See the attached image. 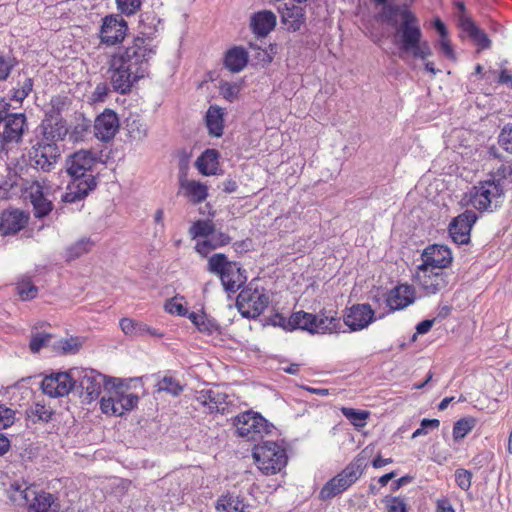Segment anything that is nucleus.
Returning a JSON list of instances; mask_svg holds the SVG:
<instances>
[{"mask_svg": "<svg viewBox=\"0 0 512 512\" xmlns=\"http://www.w3.org/2000/svg\"><path fill=\"white\" fill-rule=\"evenodd\" d=\"M383 19L395 28L394 43L400 51V57L405 54L414 58L426 60L432 55L429 43L423 40V34L416 15L407 6L385 4Z\"/></svg>", "mask_w": 512, "mask_h": 512, "instance_id": "1", "label": "nucleus"}, {"mask_svg": "<svg viewBox=\"0 0 512 512\" xmlns=\"http://www.w3.org/2000/svg\"><path fill=\"white\" fill-rule=\"evenodd\" d=\"M160 20L154 15L142 16L139 22V35L123 51L115 54L112 59L140 80L149 73L150 60L156 54L153 35L157 32Z\"/></svg>", "mask_w": 512, "mask_h": 512, "instance_id": "2", "label": "nucleus"}, {"mask_svg": "<svg viewBox=\"0 0 512 512\" xmlns=\"http://www.w3.org/2000/svg\"><path fill=\"white\" fill-rule=\"evenodd\" d=\"M94 163V155L87 150L77 151L70 156L66 165L72 181L68 184L66 192L61 194L63 202L75 203L81 201L96 187L95 177L90 173Z\"/></svg>", "mask_w": 512, "mask_h": 512, "instance_id": "3", "label": "nucleus"}, {"mask_svg": "<svg viewBox=\"0 0 512 512\" xmlns=\"http://www.w3.org/2000/svg\"><path fill=\"white\" fill-rule=\"evenodd\" d=\"M279 325L287 331L300 329L312 335L337 333L341 328L340 318L323 311L317 314L297 311L288 319L281 317Z\"/></svg>", "mask_w": 512, "mask_h": 512, "instance_id": "4", "label": "nucleus"}, {"mask_svg": "<svg viewBox=\"0 0 512 512\" xmlns=\"http://www.w3.org/2000/svg\"><path fill=\"white\" fill-rule=\"evenodd\" d=\"M73 373L75 392L86 404L97 400L103 390L106 393L114 379L91 368L73 367Z\"/></svg>", "mask_w": 512, "mask_h": 512, "instance_id": "5", "label": "nucleus"}, {"mask_svg": "<svg viewBox=\"0 0 512 512\" xmlns=\"http://www.w3.org/2000/svg\"><path fill=\"white\" fill-rule=\"evenodd\" d=\"M365 468V459L361 456L355 457L341 472L321 488L319 498L326 501L343 493L362 476Z\"/></svg>", "mask_w": 512, "mask_h": 512, "instance_id": "6", "label": "nucleus"}, {"mask_svg": "<svg viewBox=\"0 0 512 512\" xmlns=\"http://www.w3.org/2000/svg\"><path fill=\"white\" fill-rule=\"evenodd\" d=\"M208 271L220 277L228 293H235L246 282L245 271L236 262L228 261L222 253H216L208 259Z\"/></svg>", "mask_w": 512, "mask_h": 512, "instance_id": "7", "label": "nucleus"}, {"mask_svg": "<svg viewBox=\"0 0 512 512\" xmlns=\"http://www.w3.org/2000/svg\"><path fill=\"white\" fill-rule=\"evenodd\" d=\"M258 468L266 475L279 473L287 464L286 450L273 441H263L253 451Z\"/></svg>", "mask_w": 512, "mask_h": 512, "instance_id": "8", "label": "nucleus"}, {"mask_svg": "<svg viewBox=\"0 0 512 512\" xmlns=\"http://www.w3.org/2000/svg\"><path fill=\"white\" fill-rule=\"evenodd\" d=\"M118 382L119 380L114 378L101 398L100 409L104 414L121 416L138 404L139 397L133 393H125Z\"/></svg>", "mask_w": 512, "mask_h": 512, "instance_id": "9", "label": "nucleus"}, {"mask_svg": "<svg viewBox=\"0 0 512 512\" xmlns=\"http://www.w3.org/2000/svg\"><path fill=\"white\" fill-rule=\"evenodd\" d=\"M269 303L270 298L265 289L254 287L253 283L241 290L236 300L239 312L246 318L258 317L268 307Z\"/></svg>", "mask_w": 512, "mask_h": 512, "instance_id": "10", "label": "nucleus"}, {"mask_svg": "<svg viewBox=\"0 0 512 512\" xmlns=\"http://www.w3.org/2000/svg\"><path fill=\"white\" fill-rule=\"evenodd\" d=\"M504 187L499 180L488 179L481 181L470 191V202L478 211H487L492 205L497 206L503 197Z\"/></svg>", "mask_w": 512, "mask_h": 512, "instance_id": "11", "label": "nucleus"}, {"mask_svg": "<svg viewBox=\"0 0 512 512\" xmlns=\"http://www.w3.org/2000/svg\"><path fill=\"white\" fill-rule=\"evenodd\" d=\"M234 425L240 437L251 441H257L264 434H269L274 428L264 417L253 411H246L237 415L234 419Z\"/></svg>", "mask_w": 512, "mask_h": 512, "instance_id": "12", "label": "nucleus"}, {"mask_svg": "<svg viewBox=\"0 0 512 512\" xmlns=\"http://www.w3.org/2000/svg\"><path fill=\"white\" fill-rule=\"evenodd\" d=\"M60 157L61 148L58 144H49L38 140L29 151L30 165L43 172H50L54 169Z\"/></svg>", "mask_w": 512, "mask_h": 512, "instance_id": "13", "label": "nucleus"}, {"mask_svg": "<svg viewBox=\"0 0 512 512\" xmlns=\"http://www.w3.org/2000/svg\"><path fill=\"white\" fill-rule=\"evenodd\" d=\"M450 274L443 270L417 267L415 282L426 296L435 295L447 288Z\"/></svg>", "mask_w": 512, "mask_h": 512, "instance_id": "14", "label": "nucleus"}, {"mask_svg": "<svg viewBox=\"0 0 512 512\" xmlns=\"http://www.w3.org/2000/svg\"><path fill=\"white\" fill-rule=\"evenodd\" d=\"M73 368L65 372H52L46 375L41 382V389L44 394L52 398L67 396L75 391Z\"/></svg>", "mask_w": 512, "mask_h": 512, "instance_id": "15", "label": "nucleus"}, {"mask_svg": "<svg viewBox=\"0 0 512 512\" xmlns=\"http://www.w3.org/2000/svg\"><path fill=\"white\" fill-rule=\"evenodd\" d=\"M127 31V22L121 15H108L102 21L100 29L101 42L108 46L117 45L125 39Z\"/></svg>", "mask_w": 512, "mask_h": 512, "instance_id": "16", "label": "nucleus"}, {"mask_svg": "<svg viewBox=\"0 0 512 512\" xmlns=\"http://www.w3.org/2000/svg\"><path fill=\"white\" fill-rule=\"evenodd\" d=\"M345 325L350 331H360L376 320L375 312L369 304H354L343 316Z\"/></svg>", "mask_w": 512, "mask_h": 512, "instance_id": "17", "label": "nucleus"}, {"mask_svg": "<svg viewBox=\"0 0 512 512\" xmlns=\"http://www.w3.org/2000/svg\"><path fill=\"white\" fill-rule=\"evenodd\" d=\"M421 259L422 263L418 267L444 271L452 263L453 257L447 246L434 244L424 249Z\"/></svg>", "mask_w": 512, "mask_h": 512, "instance_id": "18", "label": "nucleus"}, {"mask_svg": "<svg viewBox=\"0 0 512 512\" xmlns=\"http://www.w3.org/2000/svg\"><path fill=\"white\" fill-rule=\"evenodd\" d=\"M477 217L473 211L466 210L449 224V234L456 244H466L470 240V231Z\"/></svg>", "mask_w": 512, "mask_h": 512, "instance_id": "19", "label": "nucleus"}, {"mask_svg": "<svg viewBox=\"0 0 512 512\" xmlns=\"http://www.w3.org/2000/svg\"><path fill=\"white\" fill-rule=\"evenodd\" d=\"M123 67L124 66H120L115 60L111 59L109 74L113 90L125 95L131 91L132 87L140 79Z\"/></svg>", "mask_w": 512, "mask_h": 512, "instance_id": "20", "label": "nucleus"}, {"mask_svg": "<svg viewBox=\"0 0 512 512\" xmlns=\"http://www.w3.org/2000/svg\"><path fill=\"white\" fill-rule=\"evenodd\" d=\"M119 128V120L116 113L106 109L96 117L94 122V135L97 139L107 142L111 140Z\"/></svg>", "mask_w": 512, "mask_h": 512, "instance_id": "21", "label": "nucleus"}, {"mask_svg": "<svg viewBox=\"0 0 512 512\" xmlns=\"http://www.w3.org/2000/svg\"><path fill=\"white\" fill-rule=\"evenodd\" d=\"M42 137L38 139V141L49 143V144H57L58 141H61L66 136L68 129L66 126V122L62 119V117H46L41 124Z\"/></svg>", "mask_w": 512, "mask_h": 512, "instance_id": "22", "label": "nucleus"}, {"mask_svg": "<svg viewBox=\"0 0 512 512\" xmlns=\"http://www.w3.org/2000/svg\"><path fill=\"white\" fill-rule=\"evenodd\" d=\"M414 300L415 290L407 284L398 285L390 290L385 299L390 311L404 309L412 304Z\"/></svg>", "mask_w": 512, "mask_h": 512, "instance_id": "23", "label": "nucleus"}, {"mask_svg": "<svg viewBox=\"0 0 512 512\" xmlns=\"http://www.w3.org/2000/svg\"><path fill=\"white\" fill-rule=\"evenodd\" d=\"M28 216L22 211L5 210L0 216V233L4 236L13 235L25 227Z\"/></svg>", "mask_w": 512, "mask_h": 512, "instance_id": "24", "label": "nucleus"}, {"mask_svg": "<svg viewBox=\"0 0 512 512\" xmlns=\"http://www.w3.org/2000/svg\"><path fill=\"white\" fill-rule=\"evenodd\" d=\"M5 121L4 131L1 136L5 137L7 142L18 143L23 136L26 126V117L23 113L8 114Z\"/></svg>", "mask_w": 512, "mask_h": 512, "instance_id": "25", "label": "nucleus"}, {"mask_svg": "<svg viewBox=\"0 0 512 512\" xmlns=\"http://www.w3.org/2000/svg\"><path fill=\"white\" fill-rule=\"evenodd\" d=\"M276 26V15L268 10L254 13L250 18V28L257 37L267 36Z\"/></svg>", "mask_w": 512, "mask_h": 512, "instance_id": "26", "label": "nucleus"}, {"mask_svg": "<svg viewBox=\"0 0 512 512\" xmlns=\"http://www.w3.org/2000/svg\"><path fill=\"white\" fill-rule=\"evenodd\" d=\"M28 512H60V504L55 497L47 492L34 490L28 506Z\"/></svg>", "mask_w": 512, "mask_h": 512, "instance_id": "27", "label": "nucleus"}, {"mask_svg": "<svg viewBox=\"0 0 512 512\" xmlns=\"http://www.w3.org/2000/svg\"><path fill=\"white\" fill-rule=\"evenodd\" d=\"M231 238L228 234L215 231L212 232L207 238L198 240L195 245V250L201 256L206 257L212 250L229 244Z\"/></svg>", "mask_w": 512, "mask_h": 512, "instance_id": "28", "label": "nucleus"}, {"mask_svg": "<svg viewBox=\"0 0 512 512\" xmlns=\"http://www.w3.org/2000/svg\"><path fill=\"white\" fill-rule=\"evenodd\" d=\"M225 399V394L213 389H202L195 393V401L206 408L209 413L219 411V407L225 403Z\"/></svg>", "mask_w": 512, "mask_h": 512, "instance_id": "29", "label": "nucleus"}, {"mask_svg": "<svg viewBox=\"0 0 512 512\" xmlns=\"http://www.w3.org/2000/svg\"><path fill=\"white\" fill-rule=\"evenodd\" d=\"M195 166L202 175H216L219 170V152L215 149H206L197 158Z\"/></svg>", "mask_w": 512, "mask_h": 512, "instance_id": "30", "label": "nucleus"}, {"mask_svg": "<svg viewBox=\"0 0 512 512\" xmlns=\"http://www.w3.org/2000/svg\"><path fill=\"white\" fill-rule=\"evenodd\" d=\"M460 27L480 49H488L491 45L487 34L469 17L460 18Z\"/></svg>", "mask_w": 512, "mask_h": 512, "instance_id": "31", "label": "nucleus"}, {"mask_svg": "<svg viewBox=\"0 0 512 512\" xmlns=\"http://www.w3.org/2000/svg\"><path fill=\"white\" fill-rule=\"evenodd\" d=\"M248 63V52L240 46L229 49L224 57V66L232 73L242 71Z\"/></svg>", "mask_w": 512, "mask_h": 512, "instance_id": "32", "label": "nucleus"}, {"mask_svg": "<svg viewBox=\"0 0 512 512\" xmlns=\"http://www.w3.org/2000/svg\"><path fill=\"white\" fill-rule=\"evenodd\" d=\"M34 489L27 487L26 484H19L17 482L10 485L6 494L9 501L16 508H27L28 503L33 496Z\"/></svg>", "mask_w": 512, "mask_h": 512, "instance_id": "33", "label": "nucleus"}, {"mask_svg": "<svg viewBox=\"0 0 512 512\" xmlns=\"http://www.w3.org/2000/svg\"><path fill=\"white\" fill-rule=\"evenodd\" d=\"M125 128L130 140L141 142L148 135V125L138 114H130L125 120Z\"/></svg>", "mask_w": 512, "mask_h": 512, "instance_id": "34", "label": "nucleus"}, {"mask_svg": "<svg viewBox=\"0 0 512 512\" xmlns=\"http://www.w3.org/2000/svg\"><path fill=\"white\" fill-rule=\"evenodd\" d=\"M180 186L184 190V195L193 204H199L208 197V187L195 180H181Z\"/></svg>", "mask_w": 512, "mask_h": 512, "instance_id": "35", "label": "nucleus"}, {"mask_svg": "<svg viewBox=\"0 0 512 512\" xmlns=\"http://www.w3.org/2000/svg\"><path fill=\"white\" fill-rule=\"evenodd\" d=\"M31 202L34 207V214L38 218L48 215L52 210V201L47 198V193L40 184L32 187Z\"/></svg>", "mask_w": 512, "mask_h": 512, "instance_id": "36", "label": "nucleus"}, {"mask_svg": "<svg viewBox=\"0 0 512 512\" xmlns=\"http://www.w3.org/2000/svg\"><path fill=\"white\" fill-rule=\"evenodd\" d=\"M206 126L210 135L220 137L224 129V110L218 106H210L206 113Z\"/></svg>", "mask_w": 512, "mask_h": 512, "instance_id": "37", "label": "nucleus"}, {"mask_svg": "<svg viewBox=\"0 0 512 512\" xmlns=\"http://www.w3.org/2000/svg\"><path fill=\"white\" fill-rule=\"evenodd\" d=\"M282 20L288 25V28L293 31H297L301 28L305 21L304 10L299 6L292 5L282 11Z\"/></svg>", "mask_w": 512, "mask_h": 512, "instance_id": "38", "label": "nucleus"}, {"mask_svg": "<svg viewBox=\"0 0 512 512\" xmlns=\"http://www.w3.org/2000/svg\"><path fill=\"white\" fill-rule=\"evenodd\" d=\"M217 509L223 512H251L250 506L245 504L243 499L232 494L219 499Z\"/></svg>", "mask_w": 512, "mask_h": 512, "instance_id": "39", "label": "nucleus"}, {"mask_svg": "<svg viewBox=\"0 0 512 512\" xmlns=\"http://www.w3.org/2000/svg\"><path fill=\"white\" fill-rule=\"evenodd\" d=\"M94 241L89 237H83L71 244L66 249V259L68 261L75 260L82 255L88 253L94 246Z\"/></svg>", "mask_w": 512, "mask_h": 512, "instance_id": "40", "label": "nucleus"}, {"mask_svg": "<svg viewBox=\"0 0 512 512\" xmlns=\"http://www.w3.org/2000/svg\"><path fill=\"white\" fill-rule=\"evenodd\" d=\"M215 226L210 220H197L189 228V235L192 239L207 238L214 232Z\"/></svg>", "mask_w": 512, "mask_h": 512, "instance_id": "41", "label": "nucleus"}, {"mask_svg": "<svg viewBox=\"0 0 512 512\" xmlns=\"http://www.w3.org/2000/svg\"><path fill=\"white\" fill-rule=\"evenodd\" d=\"M342 414L356 428H362L366 425V421L370 416V412L366 410H356L353 408L343 407Z\"/></svg>", "mask_w": 512, "mask_h": 512, "instance_id": "42", "label": "nucleus"}, {"mask_svg": "<svg viewBox=\"0 0 512 512\" xmlns=\"http://www.w3.org/2000/svg\"><path fill=\"white\" fill-rule=\"evenodd\" d=\"M188 318L201 332L212 334L218 330L217 324L213 320L206 319L204 314L191 312L188 314Z\"/></svg>", "mask_w": 512, "mask_h": 512, "instance_id": "43", "label": "nucleus"}, {"mask_svg": "<svg viewBox=\"0 0 512 512\" xmlns=\"http://www.w3.org/2000/svg\"><path fill=\"white\" fill-rule=\"evenodd\" d=\"M242 81L229 82L221 81L219 85L220 94L229 102L235 101L242 90Z\"/></svg>", "mask_w": 512, "mask_h": 512, "instance_id": "44", "label": "nucleus"}, {"mask_svg": "<svg viewBox=\"0 0 512 512\" xmlns=\"http://www.w3.org/2000/svg\"><path fill=\"white\" fill-rule=\"evenodd\" d=\"M120 328L127 336L142 337L144 331V322L131 318H122L120 320Z\"/></svg>", "mask_w": 512, "mask_h": 512, "instance_id": "45", "label": "nucleus"}, {"mask_svg": "<svg viewBox=\"0 0 512 512\" xmlns=\"http://www.w3.org/2000/svg\"><path fill=\"white\" fill-rule=\"evenodd\" d=\"M27 416L33 422L44 421L47 422L50 420L52 411L49 407L44 404L35 403L31 407H29L26 411Z\"/></svg>", "mask_w": 512, "mask_h": 512, "instance_id": "46", "label": "nucleus"}, {"mask_svg": "<svg viewBox=\"0 0 512 512\" xmlns=\"http://www.w3.org/2000/svg\"><path fill=\"white\" fill-rule=\"evenodd\" d=\"M157 390L159 392L164 391L173 396H177L182 392L183 388L175 378L170 376H164L157 383Z\"/></svg>", "mask_w": 512, "mask_h": 512, "instance_id": "47", "label": "nucleus"}, {"mask_svg": "<svg viewBox=\"0 0 512 512\" xmlns=\"http://www.w3.org/2000/svg\"><path fill=\"white\" fill-rule=\"evenodd\" d=\"M19 87L11 90V100L22 102L33 89V80L30 77H25L23 83H18Z\"/></svg>", "mask_w": 512, "mask_h": 512, "instance_id": "48", "label": "nucleus"}, {"mask_svg": "<svg viewBox=\"0 0 512 512\" xmlns=\"http://www.w3.org/2000/svg\"><path fill=\"white\" fill-rule=\"evenodd\" d=\"M50 105L51 109L47 112L46 117H50L51 115H53L54 118L61 117V112L69 105V99L66 96L57 95L52 97Z\"/></svg>", "mask_w": 512, "mask_h": 512, "instance_id": "49", "label": "nucleus"}, {"mask_svg": "<svg viewBox=\"0 0 512 512\" xmlns=\"http://www.w3.org/2000/svg\"><path fill=\"white\" fill-rule=\"evenodd\" d=\"M16 64L17 61L14 57L0 53V82L8 79Z\"/></svg>", "mask_w": 512, "mask_h": 512, "instance_id": "50", "label": "nucleus"}, {"mask_svg": "<svg viewBox=\"0 0 512 512\" xmlns=\"http://www.w3.org/2000/svg\"><path fill=\"white\" fill-rule=\"evenodd\" d=\"M455 482L461 490L468 491L472 484V473L464 468L456 469Z\"/></svg>", "mask_w": 512, "mask_h": 512, "instance_id": "51", "label": "nucleus"}, {"mask_svg": "<svg viewBox=\"0 0 512 512\" xmlns=\"http://www.w3.org/2000/svg\"><path fill=\"white\" fill-rule=\"evenodd\" d=\"M52 339V335L48 333H36L32 335L30 340V349L33 353L39 352L43 347L47 346Z\"/></svg>", "mask_w": 512, "mask_h": 512, "instance_id": "52", "label": "nucleus"}, {"mask_svg": "<svg viewBox=\"0 0 512 512\" xmlns=\"http://www.w3.org/2000/svg\"><path fill=\"white\" fill-rule=\"evenodd\" d=\"M116 4L122 14L130 16L140 9L142 0H116Z\"/></svg>", "mask_w": 512, "mask_h": 512, "instance_id": "53", "label": "nucleus"}, {"mask_svg": "<svg viewBox=\"0 0 512 512\" xmlns=\"http://www.w3.org/2000/svg\"><path fill=\"white\" fill-rule=\"evenodd\" d=\"M473 428L472 421L467 419L458 420L453 427V437L455 440L464 438Z\"/></svg>", "mask_w": 512, "mask_h": 512, "instance_id": "54", "label": "nucleus"}, {"mask_svg": "<svg viewBox=\"0 0 512 512\" xmlns=\"http://www.w3.org/2000/svg\"><path fill=\"white\" fill-rule=\"evenodd\" d=\"M79 347V340L73 337L61 339L57 342V348L60 349L63 354H74L79 350Z\"/></svg>", "mask_w": 512, "mask_h": 512, "instance_id": "55", "label": "nucleus"}, {"mask_svg": "<svg viewBox=\"0 0 512 512\" xmlns=\"http://www.w3.org/2000/svg\"><path fill=\"white\" fill-rule=\"evenodd\" d=\"M387 512H407V503L401 497H386Z\"/></svg>", "mask_w": 512, "mask_h": 512, "instance_id": "56", "label": "nucleus"}, {"mask_svg": "<svg viewBox=\"0 0 512 512\" xmlns=\"http://www.w3.org/2000/svg\"><path fill=\"white\" fill-rule=\"evenodd\" d=\"M439 426L440 421L438 419H423L420 423V427L413 432L412 438L427 435L429 430L437 429Z\"/></svg>", "mask_w": 512, "mask_h": 512, "instance_id": "57", "label": "nucleus"}, {"mask_svg": "<svg viewBox=\"0 0 512 512\" xmlns=\"http://www.w3.org/2000/svg\"><path fill=\"white\" fill-rule=\"evenodd\" d=\"M500 146L509 153H512V124L505 125L499 135Z\"/></svg>", "mask_w": 512, "mask_h": 512, "instance_id": "58", "label": "nucleus"}, {"mask_svg": "<svg viewBox=\"0 0 512 512\" xmlns=\"http://www.w3.org/2000/svg\"><path fill=\"white\" fill-rule=\"evenodd\" d=\"M165 309L168 313L177 315V316H187L188 317V310L187 308L178 301V299L175 297L165 304Z\"/></svg>", "mask_w": 512, "mask_h": 512, "instance_id": "59", "label": "nucleus"}, {"mask_svg": "<svg viewBox=\"0 0 512 512\" xmlns=\"http://www.w3.org/2000/svg\"><path fill=\"white\" fill-rule=\"evenodd\" d=\"M15 420V412L5 406L0 405V430L10 427Z\"/></svg>", "mask_w": 512, "mask_h": 512, "instance_id": "60", "label": "nucleus"}, {"mask_svg": "<svg viewBox=\"0 0 512 512\" xmlns=\"http://www.w3.org/2000/svg\"><path fill=\"white\" fill-rule=\"evenodd\" d=\"M17 292L22 300H30L37 296L38 289L30 283H21L17 286Z\"/></svg>", "mask_w": 512, "mask_h": 512, "instance_id": "61", "label": "nucleus"}, {"mask_svg": "<svg viewBox=\"0 0 512 512\" xmlns=\"http://www.w3.org/2000/svg\"><path fill=\"white\" fill-rule=\"evenodd\" d=\"M109 92V88L106 83H99L95 87L91 99L93 102H104Z\"/></svg>", "mask_w": 512, "mask_h": 512, "instance_id": "62", "label": "nucleus"}, {"mask_svg": "<svg viewBox=\"0 0 512 512\" xmlns=\"http://www.w3.org/2000/svg\"><path fill=\"white\" fill-rule=\"evenodd\" d=\"M438 46L441 50V52L451 60H455V53L453 50V47L451 46L450 40L448 39V36L440 37L438 41Z\"/></svg>", "mask_w": 512, "mask_h": 512, "instance_id": "63", "label": "nucleus"}, {"mask_svg": "<svg viewBox=\"0 0 512 512\" xmlns=\"http://www.w3.org/2000/svg\"><path fill=\"white\" fill-rule=\"evenodd\" d=\"M495 180H499L502 183L504 180H508L512 183V167L510 165L501 164L496 171Z\"/></svg>", "mask_w": 512, "mask_h": 512, "instance_id": "64", "label": "nucleus"}]
</instances>
